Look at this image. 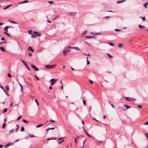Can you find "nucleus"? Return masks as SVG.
Returning <instances> with one entry per match:
<instances>
[{"mask_svg":"<svg viewBox=\"0 0 148 148\" xmlns=\"http://www.w3.org/2000/svg\"><path fill=\"white\" fill-rule=\"evenodd\" d=\"M138 26L140 28L143 29L145 28V27L144 26L142 25H139Z\"/></svg>","mask_w":148,"mask_h":148,"instance_id":"nucleus-10","label":"nucleus"},{"mask_svg":"<svg viewBox=\"0 0 148 148\" xmlns=\"http://www.w3.org/2000/svg\"><path fill=\"white\" fill-rule=\"evenodd\" d=\"M28 136L29 137H30L31 138H33L34 137V135H29Z\"/></svg>","mask_w":148,"mask_h":148,"instance_id":"nucleus-38","label":"nucleus"},{"mask_svg":"<svg viewBox=\"0 0 148 148\" xmlns=\"http://www.w3.org/2000/svg\"><path fill=\"white\" fill-rule=\"evenodd\" d=\"M86 134L87 135V136L89 137H91V136L90 135H89L87 132H86Z\"/></svg>","mask_w":148,"mask_h":148,"instance_id":"nucleus-39","label":"nucleus"},{"mask_svg":"<svg viewBox=\"0 0 148 148\" xmlns=\"http://www.w3.org/2000/svg\"><path fill=\"white\" fill-rule=\"evenodd\" d=\"M13 130H14V129H12V130H10V133H12V132H13Z\"/></svg>","mask_w":148,"mask_h":148,"instance_id":"nucleus-60","label":"nucleus"},{"mask_svg":"<svg viewBox=\"0 0 148 148\" xmlns=\"http://www.w3.org/2000/svg\"><path fill=\"white\" fill-rule=\"evenodd\" d=\"M1 40H4V42H5V40L4 37H2L1 38Z\"/></svg>","mask_w":148,"mask_h":148,"instance_id":"nucleus-41","label":"nucleus"},{"mask_svg":"<svg viewBox=\"0 0 148 148\" xmlns=\"http://www.w3.org/2000/svg\"><path fill=\"white\" fill-rule=\"evenodd\" d=\"M24 64V65L25 66H27V64L26 63V62H25V63H23Z\"/></svg>","mask_w":148,"mask_h":148,"instance_id":"nucleus-54","label":"nucleus"},{"mask_svg":"<svg viewBox=\"0 0 148 148\" xmlns=\"http://www.w3.org/2000/svg\"><path fill=\"white\" fill-rule=\"evenodd\" d=\"M64 51H65L66 52H69L70 51V50H68V49H67V48L65 50H64Z\"/></svg>","mask_w":148,"mask_h":148,"instance_id":"nucleus-31","label":"nucleus"},{"mask_svg":"<svg viewBox=\"0 0 148 148\" xmlns=\"http://www.w3.org/2000/svg\"><path fill=\"white\" fill-rule=\"evenodd\" d=\"M89 81L91 84H92L93 83V82L92 81L90 80H89Z\"/></svg>","mask_w":148,"mask_h":148,"instance_id":"nucleus-53","label":"nucleus"},{"mask_svg":"<svg viewBox=\"0 0 148 148\" xmlns=\"http://www.w3.org/2000/svg\"><path fill=\"white\" fill-rule=\"evenodd\" d=\"M55 129L54 127H51V128H48L46 130V131H47L49 130H53V129Z\"/></svg>","mask_w":148,"mask_h":148,"instance_id":"nucleus-21","label":"nucleus"},{"mask_svg":"<svg viewBox=\"0 0 148 148\" xmlns=\"http://www.w3.org/2000/svg\"><path fill=\"white\" fill-rule=\"evenodd\" d=\"M108 44L110 45L111 46H114V44L112 43L108 42Z\"/></svg>","mask_w":148,"mask_h":148,"instance_id":"nucleus-34","label":"nucleus"},{"mask_svg":"<svg viewBox=\"0 0 148 148\" xmlns=\"http://www.w3.org/2000/svg\"><path fill=\"white\" fill-rule=\"evenodd\" d=\"M125 99L128 101H131L132 100V98L128 97H124Z\"/></svg>","mask_w":148,"mask_h":148,"instance_id":"nucleus-2","label":"nucleus"},{"mask_svg":"<svg viewBox=\"0 0 148 148\" xmlns=\"http://www.w3.org/2000/svg\"><path fill=\"white\" fill-rule=\"evenodd\" d=\"M86 61H87V65H89L90 64V62H89V61L88 60H86Z\"/></svg>","mask_w":148,"mask_h":148,"instance_id":"nucleus-46","label":"nucleus"},{"mask_svg":"<svg viewBox=\"0 0 148 148\" xmlns=\"http://www.w3.org/2000/svg\"><path fill=\"white\" fill-rule=\"evenodd\" d=\"M115 30L116 31H117V32H119V31H121V29H115Z\"/></svg>","mask_w":148,"mask_h":148,"instance_id":"nucleus-42","label":"nucleus"},{"mask_svg":"<svg viewBox=\"0 0 148 148\" xmlns=\"http://www.w3.org/2000/svg\"><path fill=\"white\" fill-rule=\"evenodd\" d=\"M110 16H107L105 17L104 18H110Z\"/></svg>","mask_w":148,"mask_h":148,"instance_id":"nucleus-64","label":"nucleus"},{"mask_svg":"<svg viewBox=\"0 0 148 148\" xmlns=\"http://www.w3.org/2000/svg\"><path fill=\"white\" fill-rule=\"evenodd\" d=\"M7 76L9 77H12V75L10 73H8L7 74Z\"/></svg>","mask_w":148,"mask_h":148,"instance_id":"nucleus-35","label":"nucleus"},{"mask_svg":"<svg viewBox=\"0 0 148 148\" xmlns=\"http://www.w3.org/2000/svg\"><path fill=\"white\" fill-rule=\"evenodd\" d=\"M72 49H75L76 50H79V49L78 47H73L72 48Z\"/></svg>","mask_w":148,"mask_h":148,"instance_id":"nucleus-8","label":"nucleus"},{"mask_svg":"<svg viewBox=\"0 0 148 148\" xmlns=\"http://www.w3.org/2000/svg\"><path fill=\"white\" fill-rule=\"evenodd\" d=\"M42 125H43L42 124H41L38 125H36V127H41V126H42Z\"/></svg>","mask_w":148,"mask_h":148,"instance_id":"nucleus-18","label":"nucleus"},{"mask_svg":"<svg viewBox=\"0 0 148 148\" xmlns=\"http://www.w3.org/2000/svg\"><path fill=\"white\" fill-rule=\"evenodd\" d=\"M9 27L8 26H6L5 27L3 28V30L6 32L8 31V29L9 28Z\"/></svg>","mask_w":148,"mask_h":148,"instance_id":"nucleus-6","label":"nucleus"},{"mask_svg":"<svg viewBox=\"0 0 148 148\" xmlns=\"http://www.w3.org/2000/svg\"><path fill=\"white\" fill-rule=\"evenodd\" d=\"M107 54L108 55V56L110 58H113V56L111 55L110 54H109L108 53H107Z\"/></svg>","mask_w":148,"mask_h":148,"instance_id":"nucleus-24","label":"nucleus"},{"mask_svg":"<svg viewBox=\"0 0 148 148\" xmlns=\"http://www.w3.org/2000/svg\"><path fill=\"white\" fill-rule=\"evenodd\" d=\"M4 33L5 34H6L8 36H9L10 37H11V36H10V35L8 33H6L5 32H4Z\"/></svg>","mask_w":148,"mask_h":148,"instance_id":"nucleus-20","label":"nucleus"},{"mask_svg":"<svg viewBox=\"0 0 148 148\" xmlns=\"http://www.w3.org/2000/svg\"><path fill=\"white\" fill-rule=\"evenodd\" d=\"M86 38H95V36H85Z\"/></svg>","mask_w":148,"mask_h":148,"instance_id":"nucleus-9","label":"nucleus"},{"mask_svg":"<svg viewBox=\"0 0 148 148\" xmlns=\"http://www.w3.org/2000/svg\"><path fill=\"white\" fill-rule=\"evenodd\" d=\"M123 106L125 107L127 109H129L131 108V107L127 105V104L123 105Z\"/></svg>","mask_w":148,"mask_h":148,"instance_id":"nucleus-5","label":"nucleus"},{"mask_svg":"<svg viewBox=\"0 0 148 148\" xmlns=\"http://www.w3.org/2000/svg\"><path fill=\"white\" fill-rule=\"evenodd\" d=\"M12 5L10 4V5H7V6L5 7V8H3L4 9H7V8H8L9 7H10Z\"/></svg>","mask_w":148,"mask_h":148,"instance_id":"nucleus-12","label":"nucleus"},{"mask_svg":"<svg viewBox=\"0 0 148 148\" xmlns=\"http://www.w3.org/2000/svg\"><path fill=\"white\" fill-rule=\"evenodd\" d=\"M21 130L22 132H23L24 131V128L23 127H22L21 128Z\"/></svg>","mask_w":148,"mask_h":148,"instance_id":"nucleus-27","label":"nucleus"},{"mask_svg":"<svg viewBox=\"0 0 148 148\" xmlns=\"http://www.w3.org/2000/svg\"><path fill=\"white\" fill-rule=\"evenodd\" d=\"M84 54L85 55H86L88 56H90V55L89 53H88V54H85L84 53Z\"/></svg>","mask_w":148,"mask_h":148,"instance_id":"nucleus-61","label":"nucleus"},{"mask_svg":"<svg viewBox=\"0 0 148 148\" xmlns=\"http://www.w3.org/2000/svg\"><path fill=\"white\" fill-rule=\"evenodd\" d=\"M56 66V65L53 64V65H45V67L47 69H52L54 68Z\"/></svg>","mask_w":148,"mask_h":148,"instance_id":"nucleus-1","label":"nucleus"},{"mask_svg":"<svg viewBox=\"0 0 148 148\" xmlns=\"http://www.w3.org/2000/svg\"><path fill=\"white\" fill-rule=\"evenodd\" d=\"M83 103L84 104V105H85L86 102L85 100L84 99H83Z\"/></svg>","mask_w":148,"mask_h":148,"instance_id":"nucleus-50","label":"nucleus"},{"mask_svg":"<svg viewBox=\"0 0 148 148\" xmlns=\"http://www.w3.org/2000/svg\"><path fill=\"white\" fill-rule=\"evenodd\" d=\"M9 21V22H10V23H16V22H15L14 21Z\"/></svg>","mask_w":148,"mask_h":148,"instance_id":"nucleus-47","label":"nucleus"},{"mask_svg":"<svg viewBox=\"0 0 148 148\" xmlns=\"http://www.w3.org/2000/svg\"><path fill=\"white\" fill-rule=\"evenodd\" d=\"M93 119H94V120H96V121H98V122H100V121H98V120H97V119H96L95 118H93Z\"/></svg>","mask_w":148,"mask_h":148,"instance_id":"nucleus-62","label":"nucleus"},{"mask_svg":"<svg viewBox=\"0 0 148 148\" xmlns=\"http://www.w3.org/2000/svg\"><path fill=\"white\" fill-rule=\"evenodd\" d=\"M137 107H138L140 108H142V106L140 105H138Z\"/></svg>","mask_w":148,"mask_h":148,"instance_id":"nucleus-52","label":"nucleus"},{"mask_svg":"<svg viewBox=\"0 0 148 148\" xmlns=\"http://www.w3.org/2000/svg\"><path fill=\"white\" fill-rule=\"evenodd\" d=\"M57 139V138H49L47 139V140H56Z\"/></svg>","mask_w":148,"mask_h":148,"instance_id":"nucleus-14","label":"nucleus"},{"mask_svg":"<svg viewBox=\"0 0 148 148\" xmlns=\"http://www.w3.org/2000/svg\"><path fill=\"white\" fill-rule=\"evenodd\" d=\"M35 102H36V103H37V105L38 106L39 105V103H38V101L37 99H35Z\"/></svg>","mask_w":148,"mask_h":148,"instance_id":"nucleus-37","label":"nucleus"},{"mask_svg":"<svg viewBox=\"0 0 148 148\" xmlns=\"http://www.w3.org/2000/svg\"><path fill=\"white\" fill-rule=\"evenodd\" d=\"M31 66L32 67V68H33L36 71H38V68L36 67L35 66H34V65H32Z\"/></svg>","mask_w":148,"mask_h":148,"instance_id":"nucleus-3","label":"nucleus"},{"mask_svg":"<svg viewBox=\"0 0 148 148\" xmlns=\"http://www.w3.org/2000/svg\"><path fill=\"white\" fill-rule=\"evenodd\" d=\"M86 139H85V140L83 141V144L82 146V147H83V146H84V143H85V141H86Z\"/></svg>","mask_w":148,"mask_h":148,"instance_id":"nucleus-55","label":"nucleus"},{"mask_svg":"<svg viewBox=\"0 0 148 148\" xmlns=\"http://www.w3.org/2000/svg\"><path fill=\"white\" fill-rule=\"evenodd\" d=\"M66 52L65 51H64V50L63 51V55H64V56H66Z\"/></svg>","mask_w":148,"mask_h":148,"instance_id":"nucleus-29","label":"nucleus"},{"mask_svg":"<svg viewBox=\"0 0 148 148\" xmlns=\"http://www.w3.org/2000/svg\"><path fill=\"white\" fill-rule=\"evenodd\" d=\"M110 105L112 106V107L113 108H114V105H113V104H111Z\"/></svg>","mask_w":148,"mask_h":148,"instance_id":"nucleus-63","label":"nucleus"},{"mask_svg":"<svg viewBox=\"0 0 148 148\" xmlns=\"http://www.w3.org/2000/svg\"><path fill=\"white\" fill-rule=\"evenodd\" d=\"M148 5V2H146V3H145L143 5L144 6L146 7V6Z\"/></svg>","mask_w":148,"mask_h":148,"instance_id":"nucleus-26","label":"nucleus"},{"mask_svg":"<svg viewBox=\"0 0 148 148\" xmlns=\"http://www.w3.org/2000/svg\"><path fill=\"white\" fill-rule=\"evenodd\" d=\"M16 126H17V128L16 129V132H17V130L18 129H19V125L18 124H17L16 125Z\"/></svg>","mask_w":148,"mask_h":148,"instance_id":"nucleus-28","label":"nucleus"},{"mask_svg":"<svg viewBox=\"0 0 148 148\" xmlns=\"http://www.w3.org/2000/svg\"><path fill=\"white\" fill-rule=\"evenodd\" d=\"M5 125H6V124H5V123H4L3 125V126H2V128L3 129H4V127L5 126Z\"/></svg>","mask_w":148,"mask_h":148,"instance_id":"nucleus-36","label":"nucleus"},{"mask_svg":"<svg viewBox=\"0 0 148 148\" xmlns=\"http://www.w3.org/2000/svg\"><path fill=\"white\" fill-rule=\"evenodd\" d=\"M87 32V31H85L84 32H83L82 33V35H85L86 34V33Z\"/></svg>","mask_w":148,"mask_h":148,"instance_id":"nucleus-22","label":"nucleus"},{"mask_svg":"<svg viewBox=\"0 0 148 148\" xmlns=\"http://www.w3.org/2000/svg\"><path fill=\"white\" fill-rule=\"evenodd\" d=\"M101 32L93 34L94 36H95L97 35H100L101 34Z\"/></svg>","mask_w":148,"mask_h":148,"instance_id":"nucleus-33","label":"nucleus"},{"mask_svg":"<svg viewBox=\"0 0 148 148\" xmlns=\"http://www.w3.org/2000/svg\"><path fill=\"white\" fill-rule=\"evenodd\" d=\"M0 49L2 50V51H4V52H5V51L4 49V48H3V47H0Z\"/></svg>","mask_w":148,"mask_h":148,"instance_id":"nucleus-15","label":"nucleus"},{"mask_svg":"<svg viewBox=\"0 0 148 148\" xmlns=\"http://www.w3.org/2000/svg\"><path fill=\"white\" fill-rule=\"evenodd\" d=\"M34 33L36 35V36H41V35L38 32L35 31L34 32Z\"/></svg>","mask_w":148,"mask_h":148,"instance_id":"nucleus-4","label":"nucleus"},{"mask_svg":"<svg viewBox=\"0 0 148 148\" xmlns=\"http://www.w3.org/2000/svg\"><path fill=\"white\" fill-rule=\"evenodd\" d=\"M49 121L50 122H55V121H54V120H50Z\"/></svg>","mask_w":148,"mask_h":148,"instance_id":"nucleus-57","label":"nucleus"},{"mask_svg":"<svg viewBox=\"0 0 148 148\" xmlns=\"http://www.w3.org/2000/svg\"><path fill=\"white\" fill-rule=\"evenodd\" d=\"M57 81V79L55 80V81H54L53 82H51V84L52 85H53L54 84V83L56 82Z\"/></svg>","mask_w":148,"mask_h":148,"instance_id":"nucleus-16","label":"nucleus"},{"mask_svg":"<svg viewBox=\"0 0 148 148\" xmlns=\"http://www.w3.org/2000/svg\"><path fill=\"white\" fill-rule=\"evenodd\" d=\"M48 2L50 3V4H51L52 3H54V2L53 1H49Z\"/></svg>","mask_w":148,"mask_h":148,"instance_id":"nucleus-58","label":"nucleus"},{"mask_svg":"<svg viewBox=\"0 0 148 148\" xmlns=\"http://www.w3.org/2000/svg\"><path fill=\"white\" fill-rule=\"evenodd\" d=\"M6 90L7 91H9V87L8 86H6Z\"/></svg>","mask_w":148,"mask_h":148,"instance_id":"nucleus-25","label":"nucleus"},{"mask_svg":"<svg viewBox=\"0 0 148 148\" xmlns=\"http://www.w3.org/2000/svg\"><path fill=\"white\" fill-rule=\"evenodd\" d=\"M20 85L21 86V90L22 91V92H23V88L22 86L20 84Z\"/></svg>","mask_w":148,"mask_h":148,"instance_id":"nucleus-40","label":"nucleus"},{"mask_svg":"<svg viewBox=\"0 0 148 148\" xmlns=\"http://www.w3.org/2000/svg\"><path fill=\"white\" fill-rule=\"evenodd\" d=\"M11 144V143H9L8 144H6L5 146V147H7L9 146V145H10Z\"/></svg>","mask_w":148,"mask_h":148,"instance_id":"nucleus-13","label":"nucleus"},{"mask_svg":"<svg viewBox=\"0 0 148 148\" xmlns=\"http://www.w3.org/2000/svg\"><path fill=\"white\" fill-rule=\"evenodd\" d=\"M140 18H142V20L143 21H145V20H146V19H145V17H142L141 16H140Z\"/></svg>","mask_w":148,"mask_h":148,"instance_id":"nucleus-43","label":"nucleus"},{"mask_svg":"<svg viewBox=\"0 0 148 148\" xmlns=\"http://www.w3.org/2000/svg\"><path fill=\"white\" fill-rule=\"evenodd\" d=\"M74 139H75V143L76 144H77V142L76 141V137H75V138H74Z\"/></svg>","mask_w":148,"mask_h":148,"instance_id":"nucleus-56","label":"nucleus"},{"mask_svg":"<svg viewBox=\"0 0 148 148\" xmlns=\"http://www.w3.org/2000/svg\"><path fill=\"white\" fill-rule=\"evenodd\" d=\"M59 16H56L53 19V21H54L56 19L58 18H59Z\"/></svg>","mask_w":148,"mask_h":148,"instance_id":"nucleus-30","label":"nucleus"},{"mask_svg":"<svg viewBox=\"0 0 148 148\" xmlns=\"http://www.w3.org/2000/svg\"><path fill=\"white\" fill-rule=\"evenodd\" d=\"M29 2V1L28 0H25L24 1H23V3H28Z\"/></svg>","mask_w":148,"mask_h":148,"instance_id":"nucleus-45","label":"nucleus"},{"mask_svg":"<svg viewBox=\"0 0 148 148\" xmlns=\"http://www.w3.org/2000/svg\"><path fill=\"white\" fill-rule=\"evenodd\" d=\"M22 117V116H20V117H18L17 119V120H19Z\"/></svg>","mask_w":148,"mask_h":148,"instance_id":"nucleus-59","label":"nucleus"},{"mask_svg":"<svg viewBox=\"0 0 148 148\" xmlns=\"http://www.w3.org/2000/svg\"><path fill=\"white\" fill-rule=\"evenodd\" d=\"M29 49H30L31 51H32V52H34V50L31 47L29 46Z\"/></svg>","mask_w":148,"mask_h":148,"instance_id":"nucleus-23","label":"nucleus"},{"mask_svg":"<svg viewBox=\"0 0 148 148\" xmlns=\"http://www.w3.org/2000/svg\"><path fill=\"white\" fill-rule=\"evenodd\" d=\"M34 76L38 80H39V78L37 76H36V75H34Z\"/></svg>","mask_w":148,"mask_h":148,"instance_id":"nucleus-49","label":"nucleus"},{"mask_svg":"<svg viewBox=\"0 0 148 148\" xmlns=\"http://www.w3.org/2000/svg\"><path fill=\"white\" fill-rule=\"evenodd\" d=\"M62 138H60L58 140H59V141L58 142V143L59 144H60L61 143H62L64 141V140H62L60 141H59V140L61 139Z\"/></svg>","mask_w":148,"mask_h":148,"instance_id":"nucleus-11","label":"nucleus"},{"mask_svg":"<svg viewBox=\"0 0 148 148\" xmlns=\"http://www.w3.org/2000/svg\"><path fill=\"white\" fill-rule=\"evenodd\" d=\"M123 46V44H120L119 45L118 47H121Z\"/></svg>","mask_w":148,"mask_h":148,"instance_id":"nucleus-44","label":"nucleus"},{"mask_svg":"<svg viewBox=\"0 0 148 148\" xmlns=\"http://www.w3.org/2000/svg\"><path fill=\"white\" fill-rule=\"evenodd\" d=\"M23 121L24 122L26 123H27L28 122V121H27L25 120V119H23Z\"/></svg>","mask_w":148,"mask_h":148,"instance_id":"nucleus-32","label":"nucleus"},{"mask_svg":"<svg viewBox=\"0 0 148 148\" xmlns=\"http://www.w3.org/2000/svg\"><path fill=\"white\" fill-rule=\"evenodd\" d=\"M125 1V0H121V1H118L116 2V3L117 4L120 3H121L124 2Z\"/></svg>","mask_w":148,"mask_h":148,"instance_id":"nucleus-7","label":"nucleus"},{"mask_svg":"<svg viewBox=\"0 0 148 148\" xmlns=\"http://www.w3.org/2000/svg\"><path fill=\"white\" fill-rule=\"evenodd\" d=\"M7 108H6L3 110L2 113H5L7 112Z\"/></svg>","mask_w":148,"mask_h":148,"instance_id":"nucleus-17","label":"nucleus"},{"mask_svg":"<svg viewBox=\"0 0 148 148\" xmlns=\"http://www.w3.org/2000/svg\"><path fill=\"white\" fill-rule=\"evenodd\" d=\"M143 124L144 125H148V121L144 123Z\"/></svg>","mask_w":148,"mask_h":148,"instance_id":"nucleus-48","label":"nucleus"},{"mask_svg":"<svg viewBox=\"0 0 148 148\" xmlns=\"http://www.w3.org/2000/svg\"><path fill=\"white\" fill-rule=\"evenodd\" d=\"M145 135L146 136V137L148 139V134L147 133H145Z\"/></svg>","mask_w":148,"mask_h":148,"instance_id":"nucleus-51","label":"nucleus"},{"mask_svg":"<svg viewBox=\"0 0 148 148\" xmlns=\"http://www.w3.org/2000/svg\"><path fill=\"white\" fill-rule=\"evenodd\" d=\"M32 38H36V36L35 34H33L32 35Z\"/></svg>","mask_w":148,"mask_h":148,"instance_id":"nucleus-19","label":"nucleus"}]
</instances>
